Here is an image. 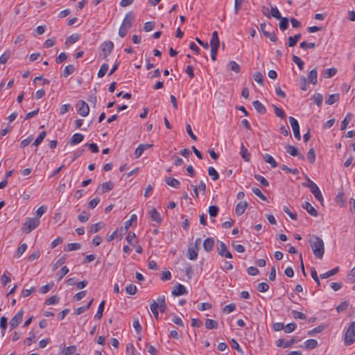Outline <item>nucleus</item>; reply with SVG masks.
Segmentation results:
<instances>
[{
  "label": "nucleus",
  "instance_id": "423d86ee",
  "mask_svg": "<svg viewBox=\"0 0 355 355\" xmlns=\"http://www.w3.org/2000/svg\"><path fill=\"white\" fill-rule=\"evenodd\" d=\"M114 48V44L111 41L105 42L101 45L102 56L103 58L107 57L111 53Z\"/></svg>",
  "mask_w": 355,
  "mask_h": 355
},
{
  "label": "nucleus",
  "instance_id": "f03ea898",
  "mask_svg": "<svg viewBox=\"0 0 355 355\" xmlns=\"http://www.w3.org/2000/svg\"><path fill=\"white\" fill-rule=\"evenodd\" d=\"M135 21V15L132 11L128 12L119 28V35L121 37H125L127 35L128 31L132 26L133 21Z\"/></svg>",
  "mask_w": 355,
  "mask_h": 355
},
{
  "label": "nucleus",
  "instance_id": "c03bdc74",
  "mask_svg": "<svg viewBox=\"0 0 355 355\" xmlns=\"http://www.w3.org/2000/svg\"><path fill=\"white\" fill-rule=\"evenodd\" d=\"M270 15L277 19L282 18L281 14L276 6H275V7L271 6Z\"/></svg>",
  "mask_w": 355,
  "mask_h": 355
},
{
  "label": "nucleus",
  "instance_id": "9d476101",
  "mask_svg": "<svg viewBox=\"0 0 355 355\" xmlns=\"http://www.w3.org/2000/svg\"><path fill=\"white\" fill-rule=\"evenodd\" d=\"M218 253L221 257H225L227 259H232V253L228 250L226 245L223 242H220V245L217 248Z\"/></svg>",
  "mask_w": 355,
  "mask_h": 355
},
{
  "label": "nucleus",
  "instance_id": "b1692460",
  "mask_svg": "<svg viewBox=\"0 0 355 355\" xmlns=\"http://www.w3.org/2000/svg\"><path fill=\"white\" fill-rule=\"evenodd\" d=\"M240 154H241V157L245 161L250 162V154L248 153V149L244 146V145L243 144H241Z\"/></svg>",
  "mask_w": 355,
  "mask_h": 355
},
{
  "label": "nucleus",
  "instance_id": "338daca9",
  "mask_svg": "<svg viewBox=\"0 0 355 355\" xmlns=\"http://www.w3.org/2000/svg\"><path fill=\"white\" fill-rule=\"evenodd\" d=\"M125 291L129 295H134L137 291V287L134 284H129L126 286Z\"/></svg>",
  "mask_w": 355,
  "mask_h": 355
},
{
  "label": "nucleus",
  "instance_id": "79ce46f5",
  "mask_svg": "<svg viewBox=\"0 0 355 355\" xmlns=\"http://www.w3.org/2000/svg\"><path fill=\"white\" fill-rule=\"evenodd\" d=\"M74 71H75V68H74L73 65L69 64L65 67L64 72H63V76L64 77H67L68 76L73 73L74 72Z\"/></svg>",
  "mask_w": 355,
  "mask_h": 355
},
{
  "label": "nucleus",
  "instance_id": "cd10ccee",
  "mask_svg": "<svg viewBox=\"0 0 355 355\" xmlns=\"http://www.w3.org/2000/svg\"><path fill=\"white\" fill-rule=\"evenodd\" d=\"M104 227V223L103 222H99L91 225L89 232L91 234L96 233L101 230Z\"/></svg>",
  "mask_w": 355,
  "mask_h": 355
},
{
  "label": "nucleus",
  "instance_id": "9b49d317",
  "mask_svg": "<svg viewBox=\"0 0 355 355\" xmlns=\"http://www.w3.org/2000/svg\"><path fill=\"white\" fill-rule=\"evenodd\" d=\"M114 188L113 182L109 181L101 184L97 189V192L100 194L104 193L112 190Z\"/></svg>",
  "mask_w": 355,
  "mask_h": 355
},
{
  "label": "nucleus",
  "instance_id": "774afa93",
  "mask_svg": "<svg viewBox=\"0 0 355 355\" xmlns=\"http://www.w3.org/2000/svg\"><path fill=\"white\" fill-rule=\"evenodd\" d=\"M76 347L75 345L69 346L64 349L63 354L64 355H71L76 351Z\"/></svg>",
  "mask_w": 355,
  "mask_h": 355
},
{
  "label": "nucleus",
  "instance_id": "a19ab883",
  "mask_svg": "<svg viewBox=\"0 0 355 355\" xmlns=\"http://www.w3.org/2000/svg\"><path fill=\"white\" fill-rule=\"evenodd\" d=\"M313 98L314 103H315L318 107H321L323 98L322 95L319 93L315 94Z\"/></svg>",
  "mask_w": 355,
  "mask_h": 355
},
{
  "label": "nucleus",
  "instance_id": "aec40b11",
  "mask_svg": "<svg viewBox=\"0 0 355 355\" xmlns=\"http://www.w3.org/2000/svg\"><path fill=\"white\" fill-rule=\"evenodd\" d=\"M84 139V135L80 133H76L74 134L71 139H70V144L71 145H76L79 143H80Z\"/></svg>",
  "mask_w": 355,
  "mask_h": 355
},
{
  "label": "nucleus",
  "instance_id": "6ab92c4d",
  "mask_svg": "<svg viewBox=\"0 0 355 355\" xmlns=\"http://www.w3.org/2000/svg\"><path fill=\"white\" fill-rule=\"evenodd\" d=\"M252 105L254 108L257 110V112L259 114H265L266 112V109L265 106L259 101H254L252 102Z\"/></svg>",
  "mask_w": 355,
  "mask_h": 355
},
{
  "label": "nucleus",
  "instance_id": "f3484780",
  "mask_svg": "<svg viewBox=\"0 0 355 355\" xmlns=\"http://www.w3.org/2000/svg\"><path fill=\"white\" fill-rule=\"evenodd\" d=\"M248 207V203L245 201H241L237 203L235 209V212L238 216L243 214Z\"/></svg>",
  "mask_w": 355,
  "mask_h": 355
},
{
  "label": "nucleus",
  "instance_id": "69168bd1",
  "mask_svg": "<svg viewBox=\"0 0 355 355\" xmlns=\"http://www.w3.org/2000/svg\"><path fill=\"white\" fill-rule=\"evenodd\" d=\"M47 210V207L45 205L40 206L37 210H36V215L37 218H40Z\"/></svg>",
  "mask_w": 355,
  "mask_h": 355
},
{
  "label": "nucleus",
  "instance_id": "412c9836",
  "mask_svg": "<svg viewBox=\"0 0 355 355\" xmlns=\"http://www.w3.org/2000/svg\"><path fill=\"white\" fill-rule=\"evenodd\" d=\"M308 80L310 83L315 85L318 81V73L316 69L311 70L308 74Z\"/></svg>",
  "mask_w": 355,
  "mask_h": 355
},
{
  "label": "nucleus",
  "instance_id": "49530a36",
  "mask_svg": "<svg viewBox=\"0 0 355 355\" xmlns=\"http://www.w3.org/2000/svg\"><path fill=\"white\" fill-rule=\"evenodd\" d=\"M66 259H67V255L64 254L63 255L62 257H60L59 259L57 260V261L55 263V264L53 265V270H56L59 266H62V264H64L66 261Z\"/></svg>",
  "mask_w": 355,
  "mask_h": 355
},
{
  "label": "nucleus",
  "instance_id": "603ef678",
  "mask_svg": "<svg viewBox=\"0 0 355 355\" xmlns=\"http://www.w3.org/2000/svg\"><path fill=\"white\" fill-rule=\"evenodd\" d=\"M348 306H349V302L347 301H344L336 306V311L338 313L343 312L347 309Z\"/></svg>",
  "mask_w": 355,
  "mask_h": 355
},
{
  "label": "nucleus",
  "instance_id": "864d4df0",
  "mask_svg": "<svg viewBox=\"0 0 355 355\" xmlns=\"http://www.w3.org/2000/svg\"><path fill=\"white\" fill-rule=\"evenodd\" d=\"M307 158L310 163L313 164L315 162V155L314 149L313 148H311L309 150L308 154H307Z\"/></svg>",
  "mask_w": 355,
  "mask_h": 355
},
{
  "label": "nucleus",
  "instance_id": "de8ad7c7",
  "mask_svg": "<svg viewBox=\"0 0 355 355\" xmlns=\"http://www.w3.org/2000/svg\"><path fill=\"white\" fill-rule=\"evenodd\" d=\"M219 209L217 206L212 205L209 207V214L211 217H215L218 215Z\"/></svg>",
  "mask_w": 355,
  "mask_h": 355
},
{
  "label": "nucleus",
  "instance_id": "680f3d73",
  "mask_svg": "<svg viewBox=\"0 0 355 355\" xmlns=\"http://www.w3.org/2000/svg\"><path fill=\"white\" fill-rule=\"evenodd\" d=\"M89 218V214L87 213L86 211H83L82 214L78 215V218L80 222L81 223H85L88 220Z\"/></svg>",
  "mask_w": 355,
  "mask_h": 355
},
{
  "label": "nucleus",
  "instance_id": "09e8293b",
  "mask_svg": "<svg viewBox=\"0 0 355 355\" xmlns=\"http://www.w3.org/2000/svg\"><path fill=\"white\" fill-rule=\"evenodd\" d=\"M59 302V297L57 295H53L45 302L47 305L56 304Z\"/></svg>",
  "mask_w": 355,
  "mask_h": 355
},
{
  "label": "nucleus",
  "instance_id": "4be33fe9",
  "mask_svg": "<svg viewBox=\"0 0 355 355\" xmlns=\"http://www.w3.org/2000/svg\"><path fill=\"white\" fill-rule=\"evenodd\" d=\"M81 244L79 243H70L64 246V250L66 252H71L80 249Z\"/></svg>",
  "mask_w": 355,
  "mask_h": 355
},
{
  "label": "nucleus",
  "instance_id": "0eeeda50",
  "mask_svg": "<svg viewBox=\"0 0 355 355\" xmlns=\"http://www.w3.org/2000/svg\"><path fill=\"white\" fill-rule=\"evenodd\" d=\"M78 113L82 116H86L89 114V107L87 103L84 101H79L77 103Z\"/></svg>",
  "mask_w": 355,
  "mask_h": 355
},
{
  "label": "nucleus",
  "instance_id": "bb28decb",
  "mask_svg": "<svg viewBox=\"0 0 355 355\" xmlns=\"http://www.w3.org/2000/svg\"><path fill=\"white\" fill-rule=\"evenodd\" d=\"M263 159L266 162L270 164V166L272 168H275L277 166V163L276 162V161L275 160V159L269 154H266L264 156H263Z\"/></svg>",
  "mask_w": 355,
  "mask_h": 355
},
{
  "label": "nucleus",
  "instance_id": "c85d7f7f",
  "mask_svg": "<svg viewBox=\"0 0 355 355\" xmlns=\"http://www.w3.org/2000/svg\"><path fill=\"white\" fill-rule=\"evenodd\" d=\"M198 250L194 248H188V258L190 260H196L198 258Z\"/></svg>",
  "mask_w": 355,
  "mask_h": 355
},
{
  "label": "nucleus",
  "instance_id": "39448f33",
  "mask_svg": "<svg viewBox=\"0 0 355 355\" xmlns=\"http://www.w3.org/2000/svg\"><path fill=\"white\" fill-rule=\"evenodd\" d=\"M289 122L293 131L294 137L296 139L300 140V125L298 121L293 116L289 117Z\"/></svg>",
  "mask_w": 355,
  "mask_h": 355
},
{
  "label": "nucleus",
  "instance_id": "6e6d98bb",
  "mask_svg": "<svg viewBox=\"0 0 355 355\" xmlns=\"http://www.w3.org/2000/svg\"><path fill=\"white\" fill-rule=\"evenodd\" d=\"M236 309V305L234 303L229 304L223 308V312L228 314Z\"/></svg>",
  "mask_w": 355,
  "mask_h": 355
},
{
  "label": "nucleus",
  "instance_id": "a211bd4d",
  "mask_svg": "<svg viewBox=\"0 0 355 355\" xmlns=\"http://www.w3.org/2000/svg\"><path fill=\"white\" fill-rule=\"evenodd\" d=\"M219 44L220 42L218 39V32L214 31L210 39V47L218 48Z\"/></svg>",
  "mask_w": 355,
  "mask_h": 355
},
{
  "label": "nucleus",
  "instance_id": "3c124183",
  "mask_svg": "<svg viewBox=\"0 0 355 355\" xmlns=\"http://www.w3.org/2000/svg\"><path fill=\"white\" fill-rule=\"evenodd\" d=\"M337 72V70L334 68L327 69L325 70L324 76L327 78L333 77Z\"/></svg>",
  "mask_w": 355,
  "mask_h": 355
},
{
  "label": "nucleus",
  "instance_id": "6e6552de",
  "mask_svg": "<svg viewBox=\"0 0 355 355\" xmlns=\"http://www.w3.org/2000/svg\"><path fill=\"white\" fill-rule=\"evenodd\" d=\"M24 315L23 310L19 311L10 322L11 330L15 329L22 321Z\"/></svg>",
  "mask_w": 355,
  "mask_h": 355
},
{
  "label": "nucleus",
  "instance_id": "f257e3e1",
  "mask_svg": "<svg viewBox=\"0 0 355 355\" xmlns=\"http://www.w3.org/2000/svg\"><path fill=\"white\" fill-rule=\"evenodd\" d=\"M309 243L315 257L322 259L324 253V244L322 239L318 236L311 235L309 237Z\"/></svg>",
  "mask_w": 355,
  "mask_h": 355
},
{
  "label": "nucleus",
  "instance_id": "37998d69",
  "mask_svg": "<svg viewBox=\"0 0 355 355\" xmlns=\"http://www.w3.org/2000/svg\"><path fill=\"white\" fill-rule=\"evenodd\" d=\"M254 178L260 182V184L263 187H268L269 183L268 180L261 175H254Z\"/></svg>",
  "mask_w": 355,
  "mask_h": 355
},
{
  "label": "nucleus",
  "instance_id": "393cba45",
  "mask_svg": "<svg viewBox=\"0 0 355 355\" xmlns=\"http://www.w3.org/2000/svg\"><path fill=\"white\" fill-rule=\"evenodd\" d=\"M205 327L208 329H216L218 327V322L212 319L205 320Z\"/></svg>",
  "mask_w": 355,
  "mask_h": 355
},
{
  "label": "nucleus",
  "instance_id": "4d7b16f0",
  "mask_svg": "<svg viewBox=\"0 0 355 355\" xmlns=\"http://www.w3.org/2000/svg\"><path fill=\"white\" fill-rule=\"evenodd\" d=\"M292 315L295 319L305 320L306 318V316L305 315V314H304L302 312L297 311H293Z\"/></svg>",
  "mask_w": 355,
  "mask_h": 355
},
{
  "label": "nucleus",
  "instance_id": "2eb2a0df",
  "mask_svg": "<svg viewBox=\"0 0 355 355\" xmlns=\"http://www.w3.org/2000/svg\"><path fill=\"white\" fill-rule=\"evenodd\" d=\"M286 150L288 153H289L292 156H298L300 159H304V156L298 153V150L297 148L288 145L285 147Z\"/></svg>",
  "mask_w": 355,
  "mask_h": 355
},
{
  "label": "nucleus",
  "instance_id": "e2e57ef3",
  "mask_svg": "<svg viewBox=\"0 0 355 355\" xmlns=\"http://www.w3.org/2000/svg\"><path fill=\"white\" fill-rule=\"evenodd\" d=\"M231 70L236 73H239L240 66L235 61H230L229 63Z\"/></svg>",
  "mask_w": 355,
  "mask_h": 355
},
{
  "label": "nucleus",
  "instance_id": "f8f14e48",
  "mask_svg": "<svg viewBox=\"0 0 355 355\" xmlns=\"http://www.w3.org/2000/svg\"><path fill=\"white\" fill-rule=\"evenodd\" d=\"M171 293H172V295L174 296H180V295L187 294V291L184 285L178 284L177 286H175L173 288Z\"/></svg>",
  "mask_w": 355,
  "mask_h": 355
},
{
  "label": "nucleus",
  "instance_id": "7c9ffc66",
  "mask_svg": "<svg viewBox=\"0 0 355 355\" xmlns=\"http://www.w3.org/2000/svg\"><path fill=\"white\" fill-rule=\"evenodd\" d=\"M301 37H302V35L300 33L297 34V35H294L293 37H292V36L289 37L288 38V46H294L295 45H296V44L300 40Z\"/></svg>",
  "mask_w": 355,
  "mask_h": 355
},
{
  "label": "nucleus",
  "instance_id": "e433bc0d",
  "mask_svg": "<svg viewBox=\"0 0 355 355\" xmlns=\"http://www.w3.org/2000/svg\"><path fill=\"white\" fill-rule=\"evenodd\" d=\"M292 60L294 63H295L297 65L300 70H303L304 62L300 58H299L297 55H293Z\"/></svg>",
  "mask_w": 355,
  "mask_h": 355
},
{
  "label": "nucleus",
  "instance_id": "dca6fc26",
  "mask_svg": "<svg viewBox=\"0 0 355 355\" xmlns=\"http://www.w3.org/2000/svg\"><path fill=\"white\" fill-rule=\"evenodd\" d=\"M302 207L312 216H318V212L317 210L309 202H305L302 205Z\"/></svg>",
  "mask_w": 355,
  "mask_h": 355
},
{
  "label": "nucleus",
  "instance_id": "a18cd8bd",
  "mask_svg": "<svg viewBox=\"0 0 355 355\" xmlns=\"http://www.w3.org/2000/svg\"><path fill=\"white\" fill-rule=\"evenodd\" d=\"M80 37L78 34H72L66 40V44H73L79 40Z\"/></svg>",
  "mask_w": 355,
  "mask_h": 355
},
{
  "label": "nucleus",
  "instance_id": "2f4dec72",
  "mask_svg": "<svg viewBox=\"0 0 355 355\" xmlns=\"http://www.w3.org/2000/svg\"><path fill=\"white\" fill-rule=\"evenodd\" d=\"M339 270L338 267H336L333 268L332 270H330L324 273H322L320 275V277L322 279H327L329 278L334 275H336Z\"/></svg>",
  "mask_w": 355,
  "mask_h": 355
},
{
  "label": "nucleus",
  "instance_id": "0e129e2a",
  "mask_svg": "<svg viewBox=\"0 0 355 355\" xmlns=\"http://www.w3.org/2000/svg\"><path fill=\"white\" fill-rule=\"evenodd\" d=\"M155 28V22L154 21H148L144 24V30L146 32H149L152 31Z\"/></svg>",
  "mask_w": 355,
  "mask_h": 355
},
{
  "label": "nucleus",
  "instance_id": "c9c22d12",
  "mask_svg": "<svg viewBox=\"0 0 355 355\" xmlns=\"http://www.w3.org/2000/svg\"><path fill=\"white\" fill-rule=\"evenodd\" d=\"M208 174L209 176H211L212 180H214V181H216L219 178V175H218V172L212 166H209L208 168Z\"/></svg>",
  "mask_w": 355,
  "mask_h": 355
},
{
  "label": "nucleus",
  "instance_id": "4468645a",
  "mask_svg": "<svg viewBox=\"0 0 355 355\" xmlns=\"http://www.w3.org/2000/svg\"><path fill=\"white\" fill-rule=\"evenodd\" d=\"M214 247V239L213 238H207L203 242V248L206 252H211Z\"/></svg>",
  "mask_w": 355,
  "mask_h": 355
},
{
  "label": "nucleus",
  "instance_id": "a878e982",
  "mask_svg": "<svg viewBox=\"0 0 355 355\" xmlns=\"http://www.w3.org/2000/svg\"><path fill=\"white\" fill-rule=\"evenodd\" d=\"M166 182L168 185L173 187V188H179L180 186V183L179 180L174 178L169 177L166 179Z\"/></svg>",
  "mask_w": 355,
  "mask_h": 355
},
{
  "label": "nucleus",
  "instance_id": "ddd939ff",
  "mask_svg": "<svg viewBox=\"0 0 355 355\" xmlns=\"http://www.w3.org/2000/svg\"><path fill=\"white\" fill-rule=\"evenodd\" d=\"M293 343H295V340L293 338L290 340L279 339L276 341V346L287 348L291 347Z\"/></svg>",
  "mask_w": 355,
  "mask_h": 355
},
{
  "label": "nucleus",
  "instance_id": "20e7f679",
  "mask_svg": "<svg viewBox=\"0 0 355 355\" xmlns=\"http://www.w3.org/2000/svg\"><path fill=\"white\" fill-rule=\"evenodd\" d=\"M40 225V220L37 218H28L23 224L22 230L26 234L30 233Z\"/></svg>",
  "mask_w": 355,
  "mask_h": 355
},
{
  "label": "nucleus",
  "instance_id": "052dcab7",
  "mask_svg": "<svg viewBox=\"0 0 355 355\" xmlns=\"http://www.w3.org/2000/svg\"><path fill=\"white\" fill-rule=\"evenodd\" d=\"M252 192L262 200H267L266 197L262 193L259 188H252Z\"/></svg>",
  "mask_w": 355,
  "mask_h": 355
},
{
  "label": "nucleus",
  "instance_id": "473e14b6",
  "mask_svg": "<svg viewBox=\"0 0 355 355\" xmlns=\"http://www.w3.org/2000/svg\"><path fill=\"white\" fill-rule=\"evenodd\" d=\"M304 346L306 349H313L318 346V341L315 339H309L304 342Z\"/></svg>",
  "mask_w": 355,
  "mask_h": 355
},
{
  "label": "nucleus",
  "instance_id": "13d9d810",
  "mask_svg": "<svg viewBox=\"0 0 355 355\" xmlns=\"http://www.w3.org/2000/svg\"><path fill=\"white\" fill-rule=\"evenodd\" d=\"M269 289V286L267 283L266 282H261V283H259L257 286V290L259 291V292H261V293H263V292H266Z\"/></svg>",
  "mask_w": 355,
  "mask_h": 355
},
{
  "label": "nucleus",
  "instance_id": "5701e85b",
  "mask_svg": "<svg viewBox=\"0 0 355 355\" xmlns=\"http://www.w3.org/2000/svg\"><path fill=\"white\" fill-rule=\"evenodd\" d=\"M352 118H353V114L352 113H348L345 116V119L341 122L340 130L343 131L347 128L349 123L352 119Z\"/></svg>",
  "mask_w": 355,
  "mask_h": 355
},
{
  "label": "nucleus",
  "instance_id": "4c0bfd02",
  "mask_svg": "<svg viewBox=\"0 0 355 355\" xmlns=\"http://www.w3.org/2000/svg\"><path fill=\"white\" fill-rule=\"evenodd\" d=\"M46 131L41 132L39 134V135L37 136V137L36 138V139L35 140L33 145L35 146H39L42 142L44 139L46 137Z\"/></svg>",
  "mask_w": 355,
  "mask_h": 355
},
{
  "label": "nucleus",
  "instance_id": "8fccbe9b",
  "mask_svg": "<svg viewBox=\"0 0 355 355\" xmlns=\"http://www.w3.org/2000/svg\"><path fill=\"white\" fill-rule=\"evenodd\" d=\"M263 35L265 37L269 38L270 41L275 42L277 41V37L274 32L269 31H263Z\"/></svg>",
  "mask_w": 355,
  "mask_h": 355
},
{
  "label": "nucleus",
  "instance_id": "1a4fd4ad",
  "mask_svg": "<svg viewBox=\"0 0 355 355\" xmlns=\"http://www.w3.org/2000/svg\"><path fill=\"white\" fill-rule=\"evenodd\" d=\"M309 186L315 198L320 202H322L324 200L323 196L318 185L315 182H311Z\"/></svg>",
  "mask_w": 355,
  "mask_h": 355
},
{
  "label": "nucleus",
  "instance_id": "bf43d9fd",
  "mask_svg": "<svg viewBox=\"0 0 355 355\" xmlns=\"http://www.w3.org/2000/svg\"><path fill=\"white\" fill-rule=\"evenodd\" d=\"M311 275L314 281L317 283L318 286L320 285V282L318 276L317 271L314 267L311 269Z\"/></svg>",
  "mask_w": 355,
  "mask_h": 355
},
{
  "label": "nucleus",
  "instance_id": "ea45409f",
  "mask_svg": "<svg viewBox=\"0 0 355 355\" xmlns=\"http://www.w3.org/2000/svg\"><path fill=\"white\" fill-rule=\"evenodd\" d=\"M279 19H280L279 28L281 31H284L288 28V20L286 17H282Z\"/></svg>",
  "mask_w": 355,
  "mask_h": 355
},
{
  "label": "nucleus",
  "instance_id": "5fc2aeb1",
  "mask_svg": "<svg viewBox=\"0 0 355 355\" xmlns=\"http://www.w3.org/2000/svg\"><path fill=\"white\" fill-rule=\"evenodd\" d=\"M160 279L165 282L171 279V273L169 270L163 271L160 275Z\"/></svg>",
  "mask_w": 355,
  "mask_h": 355
},
{
  "label": "nucleus",
  "instance_id": "f704fd0d",
  "mask_svg": "<svg viewBox=\"0 0 355 355\" xmlns=\"http://www.w3.org/2000/svg\"><path fill=\"white\" fill-rule=\"evenodd\" d=\"M340 99L339 94H334L329 96L328 99L326 101V103L328 105H333L334 103L338 102Z\"/></svg>",
  "mask_w": 355,
  "mask_h": 355
},
{
  "label": "nucleus",
  "instance_id": "58836bf2",
  "mask_svg": "<svg viewBox=\"0 0 355 355\" xmlns=\"http://www.w3.org/2000/svg\"><path fill=\"white\" fill-rule=\"evenodd\" d=\"M108 68H109V66L107 64H106V63L103 64L98 72V77L103 78L107 73Z\"/></svg>",
  "mask_w": 355,
  "mask_h": 355
},
{
  "label": "nucleus",
  "instance_id": "c756f323",
  "mask_svg": "<svg viewBox=\"0 0 355 355\" xmlns=\"http://www.w3.org/2000/svg\"><path fill=\"white\" fill-rule=\"evenodd\" d=\"M105 300H103L99 306H98V311H97V313H96V315H94V318L96 319V320H100L102 316H103V312L104 311V307H105Z\"/></svg>",
  "mask_w": 355,
  "mask_h": 355
},
{
  "label": "nucleus",
  "instance_id": "7ed1b4c3",
  "mask_svg": "<svg viewBox=\"0 0 355 355\" xmlns=\"http://www.w3.org/2000/svg\"><path fill=\"white\" fill-rule=\"evenodd\" d=\"M345 344L350 345L355 342V321L352 322L345 333Z\"/></svg>",
  "mask_w": 355,
  "mask_h": 355
},
{
  "label": "nucleus",
  "instance_id": "72a5a7b5",
  "mask_svg": "<svg viewBox=\"0 0 355 355\" xmlns=\"http://www.w3.org/2000/svg\"><path fill=\"white\" fill-rule=\"evenodd\" d=\"M272 107L277 116L281 118L282 119H284L286 118V114L282 108L277 107L275 105H272Z\"/></svg>",
  "mask_w": 355,
  "mask_h": 355
}]
</instances>
